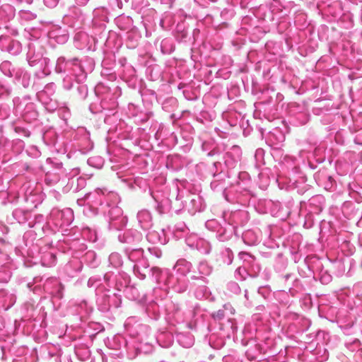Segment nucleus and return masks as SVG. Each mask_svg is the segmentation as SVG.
<instances>
[{
	"label": "nucleus",
	"mask_w": 362,
	"mask_h": 362,
	"mask_svg": "<svg viewBox=\"0 0 362 362\" xmlns=\"http://www.w3.org/2000/svg\"><path fill=\"white\" fill-rule=\"evenodd\" d=\"M238 273L242 276L243 279H246L249 275L247 269L245 267H239L238 269Z\"/></svg>",
	"instance_id": "obj_1"
},
{
	"label": "nucleus",
	"mask_w": 362,
	"mask_h": 362,
	"mask_svg": "<svg viewBox=\"0 0 362 362\" xmlns=\"http://www.w3.org/2000/svg\"><path fill=\"white\" fill-rule=\"evenodd\" d=\"M212 316L214 319L221 320L224 317V311L219 310L217 312H214Z\"/></svg>",
	"instance_id": "obj_2"
},
{
	"label": "nucleus",
	"mask_w": 362,
	"mask_h": 362,
	"mask_svg": "<svg viewBox=\"0 0 362 362\" xmlns=\"http://www.w3.org/2000/svg\"><path fill=\"white\" fill-rule=\"evenodd\" d=\"M247 0H242L241 1V4H242V6L243 7H246L247 6V2H246Z\"/></svg>",
	"instance_id": "obj_3"
}]
</instances>
